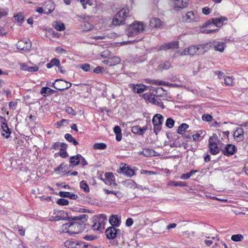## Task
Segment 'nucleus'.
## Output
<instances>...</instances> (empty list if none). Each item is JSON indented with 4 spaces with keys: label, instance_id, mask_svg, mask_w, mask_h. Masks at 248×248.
I'll list each match as a JSON object with an SVG mask.
<instances>
[{
    "label": "nucleus",
    "instance_id": "nucleus-1",
    "mask_svg": "<svg viewBox=\"0 0 248 248\" xmlns=\"http://www.w3.org/2000/svg\"><path fill=\"white\" fill-rule=\"evenodd\" d=\"M88 218V215L85 214L79 216H68L65 218H62V219L74 222H69L62 225L60 227L58 231L60 233H65L70 235L80 233L85 229L84 223L87 220Z\"/></svg>",
    "mask_w": 248,
    "mask_h": 248
},
{
    "label": "nucleus",
    "instance_id": "nucleus-2",
    "mask_svg": "<svg viewBox=\"0 0 248 248\" xmlns=\"http://www.w3.org/2000/svg\"><path fill=\"white\" fill-rule=\"evenodd\" d=\"M145 26L142 22L135 21L128 26L126 29V34L128 37L134 36L142 32Z\"/></svg>",
    "mask_w": 248,
    "mask_h": 248
},
{
    "label": "nucleus",
    "instance_id": "nucleus-3",
    "mask_svg": "<svg viewBox=\"0 0 248 248\" xmlns=\"http://www.w3.org/2000/svg\"><path fill=\"white\" fill-rule=\"evenodd\" d=\"M217 140L218 137L217 135L215 134L209 139V148L210 152L212 155H217L219 152L220 149L217 143Z\"/></svg>",
    "mask_w": 248,
    "mask_h": 248
},
{
    "label": "nucleus",
    "instance_id": "nucleus-4",
    "mask_svg": "<svg viewBox=\"0 0 248 248\" xmlns=\"http://www.w3.org/2000/svg\"><path fill=\"white\" fill-rule=\"evenodd\" d=\"M72 86V84L69 82L61 79H57L53 83V87L60 91L67 89Z\"/></svg>",
    "mask_w": 248,
    "mask_h": 248
},
{
    "label": "nucleus",
    "instance_id": "nucleus-5",
    "mask_svg": "<svg viewBox=\"0 0 248 248\" xmlns=\"http://www.w3.org/2000/svg\"><path fill=\"white\" fill-rule=\"evenodd\" d=\"M163 121V117L160 114H156L154 116L152 122L154 124V131L156 134L161 130Z\"/></svg>",
    "mask_w": 248,
    "mask_h": 248
},
{
    "label": "nucleus",
    "instance_id": "nucleus-6",
    "mask_svg": "<svg viewBox=\"0 0 248 248\" xmlns=\"http://www.w3.org/2000/svg\"><path fill=\"white\" fill-rule=\"evenodd\" d=\"M205 48H214L216 51H218L220 52H223L225 47H226V44L224 42H219L217 44L216 42H210L205 45Z\"/></svg>",
    "mask_w": 248,
    "mask_h": 248
},
{
    "label": "nucleus",
    "instance_id": "nucleus-7",
    "mask_svg": "<svg viewBox=\"0 0 248 248\" xmlns=\"http://www.w3.org/2000/svg\"><path fill=\"white\" fill-rule=\"evenodd\" d=\"M198 16L196 12L192 11H188L182 16L183 22L190 23L197 21Z\"/></svg>",
    "mask_w": 248,
    "mask_h": 248
},
{
    "label": "nucleus",
    "instance_id": "nucleus-8",
    "mask_svg": "<svg viewBox=\"0 0 248 248\" xmlns=\"http://www.w3.org/2000/svg\"><path fill=\"white\" fill-rule=\"evenodd\" d=\"M188 0H173V6L175 11H180L186 7Z\"/></svg>",
    "mask_w": 248,
    "mask_h": 248
},
{
    "label": "nucleus",
    "instance_id": "nucleus-9",
    "mask_svg": "<svg viewBox=\"0 0 248 248\" xmlns=\"http://www.w3.org/2000/svg\"><path fill=\"white\" fill-rule=\"evenodd\" d=\"M120 232V230L117 229L113 227H109L106 230L105 233L107 238L109 239H113L116 237L117 234Z\"/></svg>",
    "mask_w": 248,
    "mask_h": 248
},
{
    "label": "nucleus",
    "instance_id": "nucleus-10",
    "mask_svg": "<svg viewBox=\"0 0 248 248\" xmlns=\"http://www.w3.org/2000/svg\"><path fill=\"white\" fill-rule=\"evenodd\" d=\"M31 46L30 40L19 41L17 44V48L22 50H29Z\"/></svg>",
    "mask_w": 248,
    "mask_h": 248
},
{
    "label": "nucleus",
    "instance_id": "nucleus-11",
    "mask_svg": "<svg viewBox=\"0 0 248 248\" xmlns=\"http://www.w3.org/2000/svg\"><path fill=\"white\" fill-rule=\"evenodd\" d=\"M236 151V147L235 145L232 144L226 145L225 148L222 150L223 154L226 156L233 155Z\"/></svg>",
    "mask_w": 248,
    "mask_h": 248
},
{
    "label": "nucleus",
    "instance_id": "nucleus-12",
    "mask_svg": "<svg viewBox=\"0 0 248 248\" xmlns=\"http://www.w3.org/2000/svg\"><path fill=\"white\" fill-rule=\"evenodd\" d=\"M179 43L178 41H174L168 44H164L159 47V50H166L173 48H178Z\"/></svg>",
    "mask_w": 248,
    "mask_h": 248
},
{
    "label": "nucleus",
    "instance_id": "nucleus-13",
    "mask_svg": "<svg viewBox=\"0 0 248 248\" xmlns=\"http://www.w3.org/2000/svg\"><path fill=\"white\" fill-rule=\"evenodd\" d=\"M205 48V45H202L199 46H191L187 47V51H188L189 55L193 56L195 54H200V53L198 52V51L201 48L204 49Z\"/></svg>",
    "mask_w": 248,
    "mask_h": 248
},
{
    "label": "nucleus",
    "instance_id": "nucleus-14",
    "mask_svg": "<svg viewBox=\"0 0 248 248\" xmlns=\"http://www.w3.org/2000/svg\"><path fill=\"white\" fill-rule=\"evenodd\" d=\"M1 128L2 129L1 135L6 139H8L10 137L12 131L9 128L7 123L2 124Z\"/></svg>",
    "mask_w": 248,
    "mask_h": 248
},
{
    "label": "nucleus",
    "instance_id": "nucleus-15",
    "mask_svg": "<svg viewBox=\"0 0 248 248\" xmlns=\"http://www.w3.org/2000/svg\"><path fill=\"white\" fill-rule=\"evenodd\" d=\"M234 139L237 141L243 140L244 139V130L242 128H237L233 133Z\"/></svg>",
    "mask_w": 248,
    "mask_h": 248
},
{
    "label": "nucleus",
    "instance_id": "nucleus-16",
    "mask_svg": "<svg viewBox=\"0 0 248 248\" xmlns=\"http://www.w3.org/2000/svg\"><path fill=\"white\" fill-rule=\"evenodd\" d=\"M117 14L120 16V18H123L122 20L125 23L126 18L129 16L130 11L128 8L124 7L121 9Z\"/></svg>",
    "mask_w": 248,
    "mask_h": 248
},
{
    "label": "nucleus",
    "instance_id": "nucleus-17",
    "mask_svg": "<svg viewBox=\"0 0 248 248\" xmlns=\"http://www.w3.org/2000/svg\"><path fill=\"white\" fill-rule=\"evenodd\" d=\"M117 14L120 16V18H123L122 20L125 23L126 18L129 16L130 11L128 8L124 7L121 9Z\"/></svg>",
    "mask_w": 248,
    "mask_h": 248
},
{
    "label": "nucleus",
    "instance_id": "nucleus-18",
    "mask_svg": "<svg viewBox=\"0 0 248 248\" xmlns=\"http://www.w3.org/2000/svg\"><path fill=\"white\" fill-rule=\"evenodd\" d=\"M120 169L123 173L128 177H132L135 175L134 170L131 169L129 167L126 166L125 164L121 167Z\"/></svg>",
    "mask_w": 248,
    "mask_h": 248
},
{
    "label": "nucleus",
    "instance_id": "nucleus-19",
    "mask_svg": "<svg viewBox=\"0 0 248 248\" xmlns=\"http://www.w3.org/2000/svg\"><path fill=\"white\" fill-rule=\"evenodd\" d=\"M147 126L140 127L139 125L134 126L132 127L131 130L133 133L139 135H142L144 132L147 130Z\"/></svg>",
    "mask_w": 248,
    "mask_h": 248
},
{
    "label": "nucleus",
    "instance_id": "nucleus-20",
    "mask_svg": "<svg viewBox=\"0 0 248 248\" xmlns=\"http://www.w3.org/2000/svg\"><path fill=\"white\" fill-rule=\"evenodd\" d=\"M227 18L225 17H221L219 18H212L209 21V22H211L213 24L215 25L217 27H221L224 21H226Z\"/></svg>",
    "mask_w": 248,
    "mask_h": 248
},
{
    "label": "nucleus",
    "instance_id": "nucleus-21",
    "mask_svg": "<svg viewBox=\"0 0 248 248\" xmlns=\"http://www.w3.org/2000/svg\"><path fill=\"white\" fill-rule=\"evenodd\" d=\"M109 222L112 227H118L120 225L121 220L117 215H112L109 219Z\"/></svg>",
    "mask_w": 248,
    "mask_h": 248
},
{
    "label": "nucleus",
    "instance_id": "nucleus-22",
    "mask_svg": "<svg viewBox=\"0 0 248 248\" xmlns=\"http://www.w3.org/2000/svg\"><path fill=\"white\" fill-rule=\"evenodd\" d=\"M150 26L152 28H159L162 26V22L160 19L154 17L150 20Z\"/></svg>",
    "mask_w": 248,
    "mask_h": 248
},
{
    "label": "nucleus",
    "instance_id": "nucleus-23",
    "mask_svg": "<svg viewBox=\"0 0 248 248\" xmlns=\"http://www.w3.org/2000/svg\"><path fill=\"white\" fill-rule=\"evenodd\" d=\"M81 243L78 241H67L64 244L67 248H80Z\"/></svg>",
    "mask_w": 248,
    "mask_h": 248
},
{
    "label": "nucleus",
    "instance_id": "nucleus-24",
    "mask_svg": "<svg viewBox=\"0 0 248 248\" xmlns=\"http://www.w3.org/2000/svg\"><path fill=\"white\" fill-rule=\"evenodd\" d=\"M122 19L123 18H120V16L117 13L115 15L114 18L112 20V25L114 26H120L122 25H124V22L123 21V20H122Z\"/></svg>",
    "mask_w": 248,
    "mask_h": 248
},
{
    "label": "nucleus",
    "instance_id": "nucleus-25",
    "mask_svg": "<svg viewBox=\"0 0 248 248\" xmlns=\"http://www.w3.org/2000/svg\"><path fill=\"white\" fill-rule=\"evenodd\" d=\"M59 195L62 197H68L73 200H76L78 198V195L69 192L60 191Z\"/></svg>",
    "mask_w": 248,
    "mask_h": 248
},
{
    "label": "nucleus",
    "instance_id": "nucleus-26",
    "mask_svg": "<svg viewBox=\"0 0 248 248\" xmlns=\"http://www.w3.org/2000/svg\"><path fill=\"white\" fill-rule=\"evenodd\" d=\"M123 184L126 187L131 188L137 187V184L132 179H127L123 181Z\"/></svg>",
    "mask_w": 248,
    "mask_h": 248
},
{
    "label": "nucleus",
    "instance_id": "nucleus-27",
    "mask_svg": "<svg viewBox=\"0 0 248 248\" xmlns=\"http://www.w3.org/2000/svg\"><path fill=\"white\" fill-rule=\"evenodd\" d=\"M80 157H82V155L79 154H78L75 156H71L69 161L70 163L73 164L74 166L78 165L80 162Z\"/></svg>",
    "mask_w": 248,
    "mask_h": 248
},
{
    "label": "nucleus",
    "instance_id": "nucleus-28",
    "mask_svg": "<svg viewBox=\"0 0 248 248\" xmlns=\"http://www.w3.org/2000/svg\"><path fill=\"white\" fill-rule=\"evenodd\" d=\"M52 26L56 30L58 31H64L65 29L64 24L60 21L54 22Z\"/></svg>",
    "mask_w": 248,
    "mask_h": 248
},
{
    "label": "nucleus",
    "instance_id": "nucleus-29",
    "mask_svg": "<svg viewBox=\"0 0 248 248\" xmlns=\"http://www.w3.org/2000/svg\"><path fill=\"white\" fill-rule=\"evenodd\" d=\"M53 66H57L58 68H61L60 62L59 59L56 58L52 59L46 65L48 68H50Z\"/></svg>",
    "mask_w": 248,
    "mask_h": 248
},
{
    "label": "nucleus",
    "instance_id": "nucleus-30",
    "mask_svg": "<svg viewBox=\"0 0 248 248\" xmlns=\"http://www.w3.org/2000/svg\"><path fill=\"white\" fill-rule=\"evenodd\" d=\"M155 152L153 150L147 148L144 149L141 152L139 153L140 155H143L146 157L155 156Z\"/></svg>",
    "mask_w": 248,
    "mask_h": 248
},
{
    "label": "nucleus",
    "instance_id": "nucleus-31",
    "mask_svg": "<svg viewBox=\"0 0 248 248\" xmlns=\"http://www.w3.org/2000/svg\"><path fill=\"white\" fill-rule=\"evenodd\" d=\"M107 62L109 66L116 65L120 62V59L118 57H113L107 60Z\"/></svg>",
    "mask_w": 248,
    "mask_h": 248
},
{
    "label": "nucleus",
    "instance_id": "nucleus-32",
    "mask_svg": "<svg viewBox=\"0 0 248 248\" xmlns=\"http://www.w3.org/2000/svg\"><path fill=\"white\" fill-rule=\"evenodd\" d=\"M80 2L84 9L86 8L87 5H96V0H80Z\"/></svg>",
    "mask_w": 248,
    "mask_h": 248
},
{
    "label": "nucleus",
    "instance_id": "nucleus-33",
    "mask_svg": "<svg viewBox=\"0 0 248 248\" xmlns=\"http://www.w3.org/2000/svg\"><path fill=\"white\" fill-rule=\"evenodd\" d=\"M133 91L135 93H143L145 90V86L143 85H133Z\"/></svg>",
    "mask_w": 248,
    "mask_h": 248
},
{
    "label": "nucleus",
    "instance_id": "nucleus-34",
    "mask_svg": "<svg viewBox=\"0 0 248 248\" xmlns=\"http://www.w3.org/2000/svg\"><path fill=\"white\" fill-rule=\"evenodd\" d=\"M45 14H48L51 13L55 9L54 3L51 1H48L46 6L45 7Z\"/></svg>",
    "mask_w": 248,
    "mask_h": 248
},
{
    "label": "nucleus",
    "instance_id": "nucleus-35",
    "mask_svg": "<svg viewBox=\"0 0 248 248\" xmlns=\"http://www.w3.org/2000/svg\"><path fill=\"white\" fill-rule=\"evenodd\" d=\"M168 186H186L185 182L181 181H170L168 183Z\"/></svg>",
    "mask_w": 248,
    "mask_h": 248
},
{
    "label": "nucleus",
    "instance_id": "nucleus-36",
    "mask_svg": "<svg viewBox=\"0 0 248 248\" xmlns=\"http://www.w3.org/2000/svg\"><path fill=\"white\" fill-rule=\"evenodd\" d=\"M145 81L147 83L162 85H169V83H165L164 81H159L158 80H154V79H146Z\"/></svg>",
    "mask_w": 248,
    "mask_h": 248
},
{
    "label": "nucleus",
    "instance_id": "nucleus-37",
    "mask_svg": "<svg viewBox=\"0 0 248 248\" xmlns=\"http://www.w3.org/2000/svg\"><path fill=\"white\" fill-rule=\"evenodd\" d=\"M189 125L183 123L181 124L178 128L177 133L180 134H184L186 130L188 129Z\"/></svg>",
    "mask_w": 248,
    "mask_h": 248
},
{
    "label": "nucleus",
    "instance_id": "nucleus-38",
    "mask_svg": "<svg viewBox=\"0 0 248 248\" xmlns=\"http://www.w3.org/2000/svg\"><path fill=\"white\" fill-rule=\"evenodd\" d=\"M105 178L107 181H108V183H109L110 185L114 183V177L112 172H106L105 174Z\"/></svg>",
    "mask_w": 248,
    "mask_h": 248
},
{
    "label": "nucleus",
    "instance_id": "nucleus-39",
    "mask_svg": "<svg viewBox=\"0 0 248 248\" xmlns=\"http://www.w3.org/2000/svg\"><path fill=\"white\" fill-rule=\"evenodd\" d=\"M92 228L94 230H102V228H101V223L97 219L93 221V224L92 225Z\"/></svg>",
    "mask_w": 248,
    "mask_h": 248
},
{
    "label": "nucleus",
    "instance_id": "nucleus-40",
    "mask_svg": "<svg viewBox=\"0 0 248 248\" xmlns=\"http://www.w3.org/2000/svg\"><path fill=\"white\" fill-rule=\"evenodd\" d=\"M107 147V145L104 143H96L93 145L94 150H104Z\"/></svg>",
    "mask_w": 248,
    "mask_h": 248
},
{
    "label": "nucleus",
    "instance_id": "nucleus-41",
    "mask_svg": "<svg viewBox=\"0 0 248 248\" xmlns=\"http://www.w3.org/2000/svg\"><path fill=\"white\" fill-rule=\"evenodd\" d=\"M197 170H191L189 172L183 174L180 178L182 179H187L190 178V176H191L192 175H193L194 173H195L196 172H197Z\"/></svg>",
    "mask_w": 248,
    "mask_h": 248
},
{
    "label": "nucleus",
    "instance_id": "nucleus-42",
    "mask_svg": "<svg viewBox=\"0 0 248 248\" xmlns=\"http://www.w3.org/2000/svg\"><path fill=\"white\" fill-rule=\"evenodd\" d=\"M64 137L66 140L70 142H72L75 145L78 144V142L76 140L71 134H66Z\"/></svg>",
    "mask_w": 248,
    "mask_h": 248
},
{
    "label": "nucleus",
    "instance_id": "nucleus-43",
    "mask_svg": "<svg viewBox=\"0 0 248 248\" xmlns=\"http://www.w3.org/2000/svg\"><path fill=\"white\" fill-rule=\"evenodd\" d=\"M244 239V236L241 234L232 235L231 236V239L234 242H239Z\"/></svg>",
    "mask_w": 248,
    "mask_h": 248
},
{
    "label": "nucleus",
    "instance_id": "nucleus-44",
    "mask_svg": "<svg viewBox=\"0 0 248 248\" xmlns=\"http://www.w3.org/2000/svg\"><path fill=\"white\" fill-rule=\"evenodd\" d=\"M143 97L145 99H148L149 102L152 103L153 104H155V102L156 101V98H155V97L153 96L152 94H148L147 93H145L143 95Z\"/></svg>",
    "mask_w": 248,
    "mask_h": 248
},
{
    "label": "nucleus",
    "instance_id": "nucleus-45",
    "mask_svg": "<svg viewBox=\"0 0 248 248\" xmlns=\"http://www.w3.org/2000/svg\"><path fill=\"white\" fill-rule=\"evenodd\" d=\"M15 20H16L20 24H21L24 18L23 15L21 13H18L14 16Z\"/></svg>",
    "mask_w": 248,
    "mask_h": 248
},
{
    "label": "nucleus",
    "instance_id": "nucleus-46",
    "mask_svg": "<svg viewBox=\"0 0 248 248\" xmlns=\"http://www.w3.org/2000/svg\"><path fill=\"white\" fill-rule=\"evenodd\" d=\"M80 187L85 192H89L90 191L89 186L86 183V182L84 180L82 181L80 183Z\"/></svg>",
    "mask_w": 248,
    "mask_h": 248
},
{
    "label": "nucleus",
    "instance_id": "nucleus-47",
    "mask_svg": "<svg viewBox=\"0 0 248 248\" xmlns=\"http://www.w3.org/2000/svg\"><path fill=\"white\" fill-rule=\"evenodd\" d=\"M174 120L171 118H168L166 121V125L169 128H172L174 124Z\"/></svg>",
    "mask_w": 248,
    "mask_h": 248
},
{
    "label": "nucleus",
    "instance_id": "nucleus-48",
    "mask_svg": "<svg viewBox=\"0 0 248 248\" xmlns=\"http://www.w3.org/2000/svg\"><path fill=\"white\" fill-rule=\"evenodd\" d=\"M52 92L53 90L48 87H43L41 90V94H43L44 96H46V94H48Z\"/></svg>",
    "mask_w": 248,
    "mask_h": 248
},
{
    "label": "nucleus",
    "instance_id": "nucleus-49",
    "mask_svg": "<svg viewBox=\"0 0 248 248\" xmlns=\"http://www.w3.org/2000/svg\"><path fill=\"white\" fill-rule=\"evenodd\" d=\"M224 83L226 85H233V80L232 77H225L224 79Z\"/></svg>",
    "mask_w": 248,
    "mask_h": 248
},
{
    "label": "nucleus",
    "instance_id": "nucleus-50",
    "mask_svg": "<svg viewBox=\"0 0 248 248\" xmlns=\"http://www.w3.org/2000/svg\"><path fill=\"white\" fill-rule=\"evenodd\" d=\"M9 9L7 8L0 7V18L8 15Z\"/></svg>",
    "mask_w": 248,
    "mask_h": 248
},
{
    "label": "nucleus",
    "instance_id": "nucleus-51",
    "mask_svg": "<svg viewBox=\"0 0 248 248\" xmlns=\"http://www.w3.org/2000/svg\"><path fill=\"white\" fill-rule=\"evenodd\" d=\"M57 203L58 204L61 205H67L68 204L69 202H68V200H67L66 199H60L57 201Z\"/></svg>",
    "mask_w": 248,
    "mask_h": 248
},
{
    "label": "nucleus",
    "instance_id": "nucleus-52",
    "mask_svg": "<svg viewBox=\"0 0 248 248\" xmlns=\"http://www.w3.org/2000/svg\"><path fill=\"white\" fill-rule=\"evenodd\" d=\"M212 118V116L210 114H204L202 116V120L206 122H209L211 121Z\"/></svg>",
    "mask_w": 248,
    "mask_h": 248
},
{
    "label": "nucleus",
    "instance_id": "nucleus-53",
    "mask_svg": "<svg viewBox=\"0 0 248 248\" xmlns=\"http://www.w3.org/2000/svg\"><path fill=\"white\" fill-rule=\"evenodd\" d=\"M79 67L86 72L89 71L90 70V65L87 63L80 65Z\"/></svg>",
    "mask_w": 248,
    "mask_h": 248
},
{
    "label": "nucleus",
    "instance_id": "nucleus-54",
    "mask_svg": "<svg viewBox=\"0 0 248 248\" xmlns=\"http://www.w3.org/2000/svg\"><path fill=\"white\" fill-rule=\"evenodd\" d=\"M65 111L67 113L71 115L74 116L76 115V113L75 112L74 110L71 107H66L65 108Z\"/></svg>",
    "mask_w": 248,
    "mask_h": 248
},
{
    "label": "nucleus",
    "instance_id": "nucleus-55",
    "mask_svg": "<svg viewBox=\"0 0 248 248\" xmlns=\"http://www.w3.org/2000/svg\"><path fill=\"white\" fill-rule=\"evenodd\" d=\"M155 102L154 104L155 105H157L158 107H160L162 108H164V106L160 98H157L156 101Z\"/></svg>",
    "mask_w": 248,
    "mask_h": 248
},
{
    "label": "nucleus",
    "instance_id": "nucleus-56",
    "mask_svg": "<svg viewBox=\"0 0 248 248\" xmlns=\"http://www.w3.org/2000/svg\"><path fill=\"white\" fill-rule=\"evenodd\" d=\"M104 70L103 67L101 66H97L93 69V72L96 74L102 73Z\"/></svg>",
    "mask_w": 248,
    "mask_h": 248
},
{
    "label": "nucleus",
    "instance_id": "nucleus-57",
    "mask_svg": "<svg viewBox=\"0 0 248 248\" xmlns=\"http://www.w3.org/2000/svg\"><path fill=\"white\" fill-rule=\"evenodd\" d=\"M97 220H98L100 222L102 221L101 220H102V221H104L105 220H107V216L105 214L99 215L97 217Z\"/></svg>",
    "mask_w": 248,
    "mask_h": 248
},
{
    "label": "nucleus",
    "instance_id": "nucleus-58",
    "mask_svg": "<svg viewBox=\"0 0 248 248\" xmlns=\"http://www.w3.org/2000/svg\"><path fill=\"white\" fill-rule=\"evenodd\" d=\"M39 69V68L37 66H29L28 68V72H36Z\"/></svg>",
    "mask_w": 248,
    "mask_h": 248
},
{
    "label": "nucleus",
    "instance_id": "nucleus-59",
    "mask_svg": "<svg viewBox=\"0 0 248 248\" xmlns=\"http://www.w3.org/2000/svg\"><path fill=\"white\" fill-rule=\"evenodd\" d=\"M202 12L204 15H207L210 14L211 10L209 8L206 7L202 8Z\"/></svg>",
    "mask_w": 248,
    "mask_h": 248
},
{
    "label": "nucleus",
    "instance_id": "nucleus-60",
    "mask_svg": "<svg viewBox=\"0 0 248 248\" xmlns=\"http://www.w3.org/2000/svg\"><path fill=\"white\" fill-rule=\"evenodd\" d=\"M95 248L92 245L85 244L83 242L81 243V248Z\"/></svg>",
    "mask_w": 248,
    "mask_h": 248
},
{
    "label": "nucleus",
    "instance_id": "nucleus-61",
    "mask_svg": "<svg viewBox=\"0 0 248 248\" xmlns=\"http://www.w3.org/2000/svg\"><path fill=\"white\" fill-rule=\"evenodd\" d=\"M114 132L116 134H118L121 133V129L120 126H115L114 127Z\"/></svg>",
    "mask_w": 248,
    "mask_h": 248
},
{
    "label": "nucleus",
    "instance_id": "nucleus-62",
    "mask_svg": "<svg viewBox=\"0 0 248 248\" xmlns=\"http://www.w3.org/2000/svg\"><path fill=\"white\" fill-rule=\"evenodd\" d=\"M56 51L57 53H61V54L66 53L65 50H64L61 47H57L56 48Z\"/></svg>",
    "mask_w": 248,
    "mask_h": 248
},
{
    "label": "nucleus",
    "instance_id": "nucleus-63",
    "mask_svg": "<svg viewBox=\"0 0 248 248\" xmlns=\"http://www.w3.org/2000/svg\"><path fill=\"white\" fill-rule=\"evenodd\" d=\"M170 67V64L169 62H166L162 65V67L164 69H168Z\"/></svg>",
    "mask_w": 248,
    "mask_h": 248
},
{
    "label": "nucleus",
    "instance_id": "nucleus-64",
    "mask_svg": "<svg viewBox=\"0 0 248 248\" xmlns=\"http://www.w3.org/2000/svg\"><path fill=\"white\" fill-rule=\"evenodd\" d=\"M133 223V219L131 218H128L126 220V225L128 227L131 226Z\"/></svg>",
    "mask_w": 248,
    "mask_h": 248
}]
</instances>
